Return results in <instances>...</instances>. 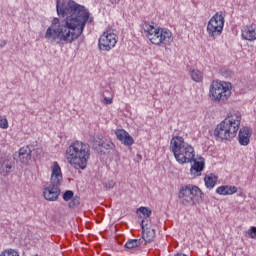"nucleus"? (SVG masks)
I'll list each match as a JSON object with an SVG mask.
<instances>
[{
	"mask_svg": "<svg viewBox=\"0 0 256 256\" xmlns=\"http://www.w3.org/2000/svg\"><path fill=\"white\" fill-rule=\"evenodd\" d=\"M241 37L245 41H256V24H250L242 27L241 29Z\"/></svg>",
	"mask_w": 256,
	"mask_h": 256,
	"instance_id": "obj_12",
	"label": "nucleus"
},
{
	"mask_svg": "<svg viewBox=\"0 0 256 256\" xmlns=\"http://www.w3.org/2000/svg\"><path fill=\"white\" fill-rule=\"evenodd\" d=\"M5 45H7V41H2L1 44H0V47H5Z\"/></svg>",
	"mask_w": 256,
	"mask_h": 256,
	"instance_id": "obj_33",
	"label": "nucleus"
},
{
	"mask_svg": "<svg viewBox=\"0 0 256 256\" xmlns=\"http://www.w3.org/2000/svg\"><path fill=\"white\" fill-rule=\"evenodd\" d=\"M50 182L43 186V197L46 201H57L61 195V185H63V171L59 162L54 161L50 167Z\"/></svg>",
	"mask_w": 256,
	"mask_h": 256,
	"instance_id": "obj_4",
	"label": "nucleus"
},
{
	"mask_svg": "<svg viewBox=\"0 0 256 256\" xmlns=\"http://www.w3.org/2000/svg\"><path fill=\"white\" fill-rule=\"evenodd\" d=\"M75 193H73L72 190H67L64 192L62 199L66 202H69L71 199H73Z\"/></svg>",
	"mask_w": 256,
	"mask_h": 256,
	"instance_id": "obj_27",
	"label": "nucleus"
},
{
	"mask_svg": "<svg viewBox=\"0 0 256 256\" xmlns=\"http://www.w3.org/2000/svg\"><path fill=\"white\" fill-rule=\"evenodd\" d=\"M204 196L205 194H203L201 188L193 184H185L180 186L178 192V199L185 207L195 205V202L199 201V199H203Z\"/></svg>",
	"mask_w": 256,
	"mask_h": 256,
	"instance_id": "obj_7",
	"label": "nucleus"
},
{
	"mask_svg": "<svg viewBox=\"0 0 256 256\" xmlns=\"http://www.w3.org/2000/svg\"><path fill=\"white\" fill-rule=\"evenodd\" d=\"M241 127V112H229L227 117L216 125L214 138L222 143L233 141Z\"/></svg>",
	"mask_w": 256,
	"mask_h": 256,
	"instance_id": "obj_2",
	"label": "nucleus"
},
{
	"mask_svg": "<svg viewBox=\"0 0 256 256\" xmlns=\"http://www.w3.org/2000/svg\"><path fill=\"white\" fill-rule=\"evenodd\" d=\"M0 256H20L19 251L15 249H5L0 253Z\"/></svg>",
	"mask_w": 256,
	"mask_h": 256,
	"instance_id": "obj_23",
	"label": "nucleus"
},
{
	"mask_svg": "<svg viewBox=\"0 0 256 256\" xmlns=\"http://www.w3.org/2000/svg\"><path fill=\"white\" fill-rule=\"evenodd\" d=\"M31 153H32L31 147L29 146H24L20 148L18 152L19 161H21V163H27L28 161H30Z\"/></svg>",
	"mask_w": 256,
	"mask_h": 256,
	"instance_id": "obj_17",
	"label": "nucleus"
},
{
	"mask_svg": "<svg viewBox=\"0 0 256 256\" xmlns=\"http://www.w3.org/2000/svg\"><path fill=\"white\" fill-rule=\"evenodd\" d=\"M247 235L250 237V239L256 240V226L250 227L247 231Z\"/></svg>",
	"mask_w": 256,
	"mask_h": 256,
	"instance_id": "obj_29",
	"label": "nucleus"
},
{
	"mask_svg": "<svg viewBox=\"0 0 256 256\" xmlns=\"http://www.w3.org/2000/svg\"><path fill=\"white\" fill-rule=\"evenodd\" d=\"M56 11L60 18H53L45 33V39L57 45H69L77 41L93 17L85 6L73 0H57Z\"/></svg>",
	"mask_w": 256,
	"mask_h": 256,
	"instance_id": "obj_1",
	"label": "nucleus"
},
{
	"mask_svg": "<svg viewBox=\"0 0 256 256\" xmlns=\"http://www.w3.org/2000/svg\"><path fill=\"white\" fill-rule=\"evenodd\" d=\"M109 3L112 5V7H117V5L121 3V0H109Z\"/></svg>",
	"mask_w": 256,
	"mask_h": 256,
	"instance_id": "obj_32",
	"label": "nucleus"
},
{
	"mask_svg": "<svg viewBox=\"0 0 256 256\" xmlns=\"http://www.w3.org/2000/svg\"><path fill=\"white\" fill-rule=\"evenodd\" d=\"M223 27H225V12H216L208 21L206 32L210 39H216L223 33Z\"/></svg>",
	"mask_w": 256,
	"mask_h": 256,
	"instance_id": "obj_9",
	"label": "nucleus"
},
{
	"mask_svg": "<svg viewBox=\"0 0 256 256\" xmlns=\"http://www.w3.org/2000/svg\"><path fill=\"white\" fill-rule=\"evenodd\" d=\"M11 169H13V166L11 165V160L7 158H1L0 159V175H3V177H7L9 173H11Z\"/></svg>",
	"mask_w": 256,
	"mask_h": 256,
	"instance_id": "obj_16",
	"label": "nucleus"
},
{
	"mask_svg": "<svg viewBox=\"0 0 256 256\" xmlns=\"http://www.w3.org/2000/svg\"><path fill=\"white\" fill-rule=\"evenodd\" d=\"M100 147H103V149L109 150V149H113V147H115V144H113V142H111V140H105L99 143Z\"/></svg>",
	"mask_w": 256,
	"mask_h": 256,
	"instance_id": "obj_25",
	"label": "nucleus"
},
{
	"mask_svg": "<svg viewBox=\"0 0 256 256\" xmlns=\"http://www.w3.org/2000/svg\"><path fill=\"white\" fill-rule=\"evenodd\" d=\"M190 76L195 83H201V81H203V72H201V70L192 69L190 71Z\"/></svg>",
	"mask_w": 256,
	"mask_h": 256,
	"instance_id": "obj_20",
	"label": "nucleus"
},
{
	"mask_svg": "<svg viewBox=\"0 0 256 256\" xmlns=\"http://www.w3.org/2000/svg\"><path fill=\"white\" fill-rule=\"evenodd\" d=\"M151 227H155V225L153 224V222H151V219H149V217H145L141 221V228L142 229H151Z\"/></svg>",
	"mask_w": 256,
	"mask_h": 256,
	"instance_id": "obj_22",
	"label": "nucleus"
},
{
	"mask_svg": "<svg viewBox=\"0 0 256 256\" xmlns=\"http://www.w3.org/2000/svg\"><path fill=\"white\" fill-rule=\"evenodd\" d=\"M192 166L190 168V175L192 177H201L205 170V158L200 157L198 160L195 157L192 160Z\"/></svg>",
	"mask_w": 256,
	"mask_h": 256,
	"instance_id": "obj_11",
	"label": "nucleus"
},
{
	"mask_svg": "<svg viewBox=\"0 0 256 256\" xmlns=\"http://www.w3.org/2000/svg\"><path fill=\"white\" fill-rule=\"evenodd\" d=\"M90 157L91 146L85 142L76 140L66 149V159L69 165L78 171L87 169Z\"/></svg>",
	"mask_w": 256,
	"mask_h": 256,
	"instance_id": "obj_3",
	"label": "nucleus"
},
{
	"mask_svg": "<svg viewBox=\"0 0 256 256\" xmlns=\"http://www.w3.org/2000/svg\"><path fill=\"white\" fill-rule=\"evenodd\" d=\"M106 189H113L115 187V181L110 180L108 183L105 185Z\"/></svg>",
	"mask_w": 256,
	"mask_h": 256,
	"instance_id": "obj_30",
	"label": "nucleus"
},
{
	"mask_svg": "<svg viewBox=\"0 0 256 256\" xmlns=\"http://www.w3.org/2000/svg\"><path fill=\"white\" fill-rule=\"evenodd\" d=\"M216 193L218 195H223V196L235 195V193H237V186H231V185L220 186L216 189Z\"/></svg>",
	"mask_w": 256,
	"mask_h": 256,
	"instance_id": "obj_18",
	"label": "nucleus"
},
{
	"mask_svg": "<svg viewBox=\"0 0 256 256\" xmlns=\"http://www.w3.org/2000/svg\"><path fill=\"white\" fill-rule=\"evenodd\" d=\"M103 103L104 105H111V103H113V98L104 97Z\"/></svg>",
	"mask_w": 256,
	"mask_h": 256,
	"instance_id": "obj_31",
	"label": "nucleus"
},
{
	"mask_svg": "<svg viewBox=\"0 0 256 256\" xmlns=\"http://www.w3.org/2000/svg\"><path fill=\"white\" fill-rule=\"evenodd\" d=\"M155 227H151L148 229H142V241L143 244H147V243H153V241H155Z\"/></svg>",
	"mask_w": 256,
	"mask_h": 256,
	"instance_id": "obj_15",
	"label": "nucleus"
},
{
	"mask_svg": "<svg viewBox=\"0 0 256 256\" xmlns=\"http://www.w3.org/2000/svg\"><path fill=\"white\" fill-rule=\"evenodd\" d=\"M218 177L215 174H209L204 177L205 187L209 190L214 189L217 185Z\"/></svg>",
	"mask_w": 256,
	"mask_h": 256,
	"instance_id": "obj_19",
	"label": "nucleus"
},
{
	"mask_svg": "<svg viewBox=\"0 0 256 256\" xmlns=\"http://www.w3.org/2000/svg\"><path fill=\"white\" fill-rule=\"evenodd\" d=\"M81 203V198H79V196H76L70 200L68 207H70V209H75V207H77V205H79Z\"/></svg>",
	"mask_w": 256,
	"mask_h": 256,
	"instance_id": "obj_24",
	"label": "nucleus"
},
{
	"mask_svg": "<svg viewBox=\"0 0 256 256\" xmlns=\"http://www.w3.org/2000/svg\"><path fill=\"white\" fill-rule=\"evenodd\" d=\"M142 31L152 45H157L158 47L164 45L167 47L173 43V32L167 28H155L153 23L144 21L142 23Z\"/></svg>",
	"mask_w": 256,
	"mask_h": 256,
	"instance_id": "obj_5",
	"label": "nucleus"
},
{
	"mask_svg": "<svg viewBox=\"0 0 256 256\" xmlns=\"http://www.w3.org/2000/svg\"><path fill=\"white\" fill-rule=\"evenodd\" d=\"M143 244L142 239H131L128 240L125 244L126 249H135V247H141Z\"/></svg>",
	"mask_w": 256,
	"mask_h": 256,
	"instance_id": "obj_21",
	"label": "nucleus"
},
{
	"mask_svg": "<svg viewBox=\"0 0 256 256\" xmlns=\"http://www.w3.org/2000/svg\"><path fill=\"white\" fill-rule=\"evenodd\" d=\"M138 211L140 212V213H142V215H144V218L145 217H151V209H149V208H147V207H140L139 209H138Z\"/></svg>",
	"mask_w": 256,
	"mask_h": 256,
	"instance_id": "obj_28",
	"label": "nucleus"
},
{
	"mask_svg": "<svg viewBox=\"0 0 256 256\" xmlns=\"http://www.w3.org/2000/svg\"><path fill=\"white\" fill-rule=\"evenodd\" d=\"M170 151L173 153L179 165L193 163V158L195 157V148H193L191 144L185 142L183 137H172L170 140Z\"/></svg>",
	"mask_w": 256,
	"mask_h": 256,
	"instance_id": "obj_6",
	"label": "nucleus"
},
{
	"mask_svg": "<svg viewBox=\"0 0 256 256\" xmlns=\"http://www.w3.org/2000/svg\"><path fill=\"white\" fill-rule=\"evenodd\" d=\"M119 41V36L115 33V30L107 29L98 40V48L100 51H111V49H115V45Z\"/></svg>",
	"mask_w": 256,
	"mask_h": 256,
	"instance_id": "obj_10",
	"label": "nucleus"
},
{
	"mask_svg": "<svg viewBox=\"0 0 256 256\" xmlns=\"http://www.w3.org/2000/svg\"><path fill=\"white\" fill-rule=\"evenodd\" d=\"M209 96L214 103H225L231 97V83L213 81L209 88Z\"/></svg>",
	"mask_w": 256,
	"mask_h": 256,
	"instance_id": "obj_8",
	"label": "nucleus"
},
{
	"mask_svg": "<svg viewBox=\"0 0 256 256\" xmlns=\"http://www.w3.org/2000/svg\"><path fill=\"white\" fill-rule=\"evenodd\" d=\"M252 135H253V132L251 131V128L243 127L239 130L238 142L243 147H247V145H249V143H251V136Z\"/></svg>",
	"mask_w": 256,
	"mask_h": 256,
	"instance_id": "obj_13",
	"label": "nucleus"
},
{
	"mask_svg": "<svg viewBox=\"0 0 256 256\" xmlns=\"http://www.w3.org/2000/svg\"><path fill=\"white\" fill-rule=\"evenodd\" d=\"M0 129H9V121L7 116L0 115Z\"/></svg>",
	"mask_w": 256,
	"mask_h": 256,
	"instance_id": "obj_26",
	"label": "nucleus"
},
{
	"mask_svg": "<svg viewBox=\"0 0 256 256\" xmlns=\"http://www.w3.org/2000/svg\"><path fill=\"white\" fill-rule=\"evenodd\" d=\"M115 135L118 141H121V143L123 145H126V147H131V145L135 143V140H133V137L129 135V132L125 131V129H117L115 131Z\"/></svg>",
	"mask_w": 256,
	"mask_h": 256,
	"instance_id": "obj_14",
	"label": "nucleus"
}]
</instances>
